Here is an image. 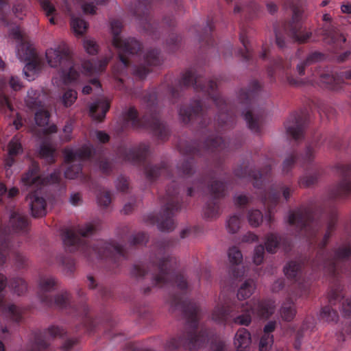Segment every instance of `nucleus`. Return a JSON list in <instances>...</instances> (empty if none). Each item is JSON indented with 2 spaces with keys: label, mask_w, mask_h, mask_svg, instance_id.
<instances>
[{
  "label": "nucleus",
  "mask_w": 351,
  "mask_h": 351,
  "mask_svg": "<svg viewBox=\"0 0 351 351\" xmlns=\"http://www.w3.org/2000/svg\"><path fill=\"white\" fill-rule=\"evenodd\" d=\"M217 81V78L205 81L195 71L189 69L182 73L175 84H167V94L173 103L180 97L184 88L193 86L217 110V119L213 121L210 119L211 110L204 105L201 99H193L189 105H182L180 108L179 116L183 123L195 124L206 132L200 140L186 143L184 149L180 148V154L223 150L226 143L219 134L233 126L239 113L244 118L250 130L256 134L261 132L265 114L263 108L258 106L262 95L261 84L257 80H252L247 89L241 88L238 94L239 106L234 107L220 95Z\"/></svg>",
  "instance_id": "obj_1"
},
{
  "label": "nucleus",
  "mask_w": 351,
  "mask_h": 351,
  "mask_svg": "<svg viewBox=\"0 0 351 351\" xmlns=\"http://www.w3.org/2000/svg\"><path fill=\"white\" fill-rule=\"evenodd\" d=\"M287 221L295 227L299 236L306 239L311 247L316 250V254L312 259L288 262L284 267L285 274L306 291L308 285L306 278L309 271L311 275L323 270L330 278V289L328 295L329 305L322 308L320 317L327 322H337L339 315L332 306L343 299L341 278L346 269L344 261L351 257V241H346L330 252L326 249L336 229L337 210L333 206L326 208L322 204L300 206L289 210Z\"/></svg>",
  "instance_id": "obj_2"
},
{
  "label": "nucleus",
  "mask_w": 351,
  "mask_h": 351,
  "mask_svg": "<svg viewBox=\"0 0 351 351\" xmlns=\"http://www.w3.org/2000/svg\"><path fill=\"white\" fill-rule=\"evenodd\" d=\"M169 239H162L154 244L155 252H152L148 265L134 264L130 271L132 277L140 280L149 272L152 274L153 287H164L176 285L181 291L179 294L169 295V302L174 310L182 312L185 320V329L176 337L168 339L165 345L166 351H177L183 348L195 351L206 344L209 339L210 331L202 328L197 331L200 308L199 304L189 300L186 294L189 289L188 282L182 274L176 272L178 260L169 254V248L173 245Z\"/></svg>",
  "instance_id": "obj_3"
},
{
  "label": "nucleus",
  "mask_w": 351,
  "mask_h": 351,
  "mask_svg": "<svg viewBox=\"0 0 351 351\" xmlns=\"http://www.w3.org/2000/svg\"><path fill=\"white\" fill-rule=\"evenodd\" d=\"M64 162L67 167L64 171L65 178L75 179L81 176L83 183L90 189H96L97 184L89 175L82 173V166L88 163L98 169L103 174L110 176L118 169L120 163L129 162L133 166L144 170L148 181L153 182L160 176L171 178L172 173L168 162L162 161L158 165H153L149 155H116L113 159H109L106 155H64Z\"/></svg>",
  "instance_id": "obj_4"
},
{
  "label": "nucleus",
  "mask_w": 351,
  "mask_h": 351,
  "mask_svg": "<svg viewBox=\"0 0 351 351\" xmlns=\"http://www.w3.org/2000/svg\"><path fill=\"white\" fill-rule=\"evenodd\" d=\"M96 230L93 223L78 226L75 230L65 229L62 232L64 247L70 252L80 253L88 261L104 260L109 265L108 269L116 273L121 262L128 258V254L123 246L113 240H98L89 244L86 238L93 235Z\"/></svg>",
  "instance_id": "obj_5"
},
{
  "label": "nucleus",
  "mask_w": 351,
  "mask_h": 351,
  "mask_svg": "<svg viewBox=\"0 0 351 351\" xmlns=\"http://www.w3.org/2000/svg\"><path fill=\"white\" fill-rule=\"evenodd\" d=\"M58 280L52 276H43L38 282V298L40 303L47 307L55 306L59 309L65 311L66 313L72 314L81 318L83 327L88 330H93L94 320L89 315V308L84 299V291L82 289L77 290V295L82 298L80 304H75L71 300V295L67 291H62L56 295L54 298L51 295V292L58 288Z\"/></svg>",
  "instance_id": "obj_6"
},
{
  "label": "nucleus",
  "mask_w": 351,
  "mask_h": 351,
  "mask_svg": "<svg viewBox=\"0 0 351 351\" xmlns=\"http://www.w3.org/2000/svg\"><path fill=\"white\" fill-rule=\"evenodd\" d=\"M47 62L51 67L59 68L60 76L66 84L80 82L82 74L90 75L103 72L110 59H91L84 61L81 66L74 63L67 45L62 42L55 48H50L45 53Z\"/></svg>",
  "instance_id": "obj_7"
},
{
  "label": "nucleus",
  "mask_w": 351,
  "mask_h": 351,
  "mask_svg": "<svg viewBox=\"0 0 351 351\" xmlns=\"http://www.w3.org/2000/svg\"><path fill=\"white\" fill-rule=\"evenodd\" d=\"M274 311V302L271 300H252L241 306L225 302L217 304L212 313L215 322L226 324L232 322L237 325L249 326L252 315L260 318H269Z\"/></svg>",
  "instance_id": "obj_8"
},
{
  "label": "nucleus",
  "mask_w": 351,
  "mask_h": 351,
  "mask_svg": "<svg viewBox=\"0 0 351 351\" xmlns=\"http://www.w3.org/2000/svg\"><path fill=\"white\" fill-rule=\"evenodd\" d=\"M143 101L146 107L145 114L139 118L136 109L134 107H130L123 114L125 125H130L133 128L150 129L158 139H167L170 131L168 125L159 119L156 93L147 92L144 95Z\"/></svg>",
  "instance_id": "obj_9"
},
{
  "label": "nucleus",
  "mask_w": 351,
  "mask_h": 351,
  "mask_svg": "<svg viewBox=\"0 0 351 351\" xmlns=\"http://www.w3.org/2000/svg\"><path fill=\"white\" fill-rule=\"evenodd\" d=\"M60 180V171H55L50 175L43 177L40 174L39 163L34 160L32 162L29 170L23 175L21 180L25 186L36 188L26 197L33 217H40L46 214L47 204L45 199L41 196V187L47 184H58Z\"/></svg>",
  "instance_id": "obj_10"
},
{
  "label": "nucleus",
  "mask_w": 351,
  "mask_h": 351,
  "mask_svg": "<svg viewBox=\"0 0 351 351\" xmlns=\"http://www.w3.org/2000/svg\"><path fill=\"white\" fill-rule=\"evenodd\" d=\"M180 189L174 181L166 190V195L162 198L164 205L162 211L157 216H151V222L156 223L161 231H171L175 228L173 217L181 209L182 199L179 195Z\"/></svg>",
  "instance_id": "obj_11"
},
{
  "label": "nucleus",
  "mask_w": 351,
  "mask_h": 351,
  "mask_svg": "<svg viewBox=\"0 0 351 351\" xmlns=\"http://www.w3.org/2000/svg\"><path fill=\"white\" fill-rule=\"evenodd\" d=\"M137 5L134 9V15L139 21L143 29L149 34L158 38L166 29H171L176 25V19L172 15H166L161 22L154 20L151 14L152 0H136Z\"/></svg>",
  "instance_id": "obj_12"
},
{
  "label": "nucleus",
  "mask_w": 351,
  "mask_h": 351,
  "mask_svg": "<svg viewBox=\"0 0 351 351\" xmlns=\"http://www.w3.org/2000/svg\"><path fill=\"white\" fill-rule=\"evenodd\" d=\"M113 35L112 45L118 50L119 58L124 69L130 66V56L138 53L142 49L141 43L134 38H123L120 36L122 23L119 20H113L110 23Z\"/></svg>",
  "instance_id": "obj_13"
},
{
  "label": "nucleus",
  "mask_w": 351,
  "mask_h": 351,
  "mask_svg": "<svg viewBox=\"0 0 351 351\" xmlns=\"http://www.w3.org/2000/svg\"><path fill=\"white\" fill-rule=\"evenodd\" d=\"M226 189V184L222 181L213 180L208 184L209 199L204 208L205 218L213 219L220 215V200L225 197Z\"/></svg>",
  "instance_id": "obj_14"
},
{
  "label": "nucleus",
  "mask_w": 351,
  "mask_h": 351,
  "mask_svg": "<svg viewBox=\"0 0 351 351\" xmlns=\"http://www.w3.org/2000/svg\"><path fill=\"white\" fill-rule=\"evenodd\" d=\"M293 15L291 19L282 25V30L285 34L294 41L302 43L306 42L311 37V33L306 32L302 25L303 10L291 3L290 5Z\"/></svg>",
  "instance_id": "obj_15"
},
{
  "label": "nucleus",
  "mask_w": 351,
  "mask_h": 351,
  "mask_svg": "<svg viewBox=\"0 0 351 351\" xmlns=\"http://www.w3.org/2000/svg\"><path fill=\"white\" fill-rule=\"evenodd\" d=\"M341 180L330 190L329 199L334 202L344 199L351 196V162L338 163L335 167Z\"/></svg>",
  "instance_id": "obj_16"
},
{
  "label": "nucleus",
  "mask_w": 351,
  "mask_h": 351,
  "mask_svg": "<svg viewBox=\"0 0 351 351\" xmlns=\"http://www.w3.org/2000/svg\"><path fill=\"white\" fill-rule=\"evenodd\" d=\"M271 166L265 165L261 170H255L250 164H242L234 169V175L241 178L253 180L255 188L260 189L271 178Z\"/></svg>",
  "instance_id": "obj_17"
},
{
  "label": "nucleus",
  "mask_w": 351,
  "mask_h": 351,
  "mask_svg": "<svg viewBox=\"0 0 351 351\" xmlns=\"http://www.w3.org/2000/svg\"><path fill=\"white\" fill-rule=\"evenodd\" d=\"M163 59L158 49H149L144 55L143 63L132 66V74L136 78L143 80L148 73L153 71L154 67L161 65Z\"/></svg>",
  "instance_id": "obj_18"
},
{
  "label": "nucleus",
  "mask_w": 351,
  "mask_h": 351,
  "mask_svg": "<svg viewBox=\"0 0 351 351\" xmlns=\"http://www.w3.org/2000/svg\"><path fill=\"white\" fill-rule=\"evenodd\" d=\"M307 125L308 117L304 112H293L285 123L288 136L295 141L304 138Z\"/></svg>",
  "instance_id": "obj_19"
},
{
  "label": "nucleus",
  "mask_w": 351,
  "mask_h": 351,
  "mask_svg": "<svg viewBox=\"0 0 351 351\" xmlns=\"http://www.w3.org/2000/svg\"><path fill=\"white\" fill-rule=\"evenodd\" d=\"M8 84L14 91L21 90L23 84L20 78L16 76H12L8 82L5 78L0 79V111L8 117H12L14 108L7 95Z\"/></svg>",
  "instance_id": "obj_20"
},
{
  "label": "nucleus",
  "mask_w": 351,
  "mask_h": 351,
  "mask_svg": "<svg viewBox=\"0 0 351 351\" xmlns=\"http://www.w3.org/2000/svg\"><path fill=\"white\" fill-rule=\"evenodd\" d=\"M280 191H282V195L286 200L290 198L292 191L289 187L284 185H281L279 187V190L272 187L269 192L263 191L261 195V201L267 208L270 218L275 207L279 202Z\"/></svg>",
  "instance_id": "obj_21"
},
{
  "label": "nucleus",
  "mask_w": 351,
  "mask_h": 351,
  "mask_svg": "<svg viewBox=\"0 0 351 351\" xmlns=\"http://www.w3.org/2000/svg\"><path fill=\"white\" fill-rule=\"evenodd\" d=\"M282 242V238L277 234L270 233L266 236L265 245H259L254 249L253 261L256 265L264 260L265 250L271 254L275 253Z\"/></svg>",
  "instance_id": "obj_22"
},
{
  "label": "nucleus",
  "mask_w": 351,
  "mask_h": 351,
  "mask_svg": "<svg viewBox=\"0 0 351 351\" xmlns=\"http://www.w3.org/2000/svg\"><path fill=\"white\" fill-rule=\"evenodd\" d=\"M250 27L248 25L241 24L240 27L239 40L243 46V49L238 51V53L245 62L249 64H254L257 61V57L253 51L250 42L248 39V34L250 32Z\"/></svg>",
  "instance_id": "obj_23"
},
{
  "label": "nucleus",
  "mask_w": 351,
  "mask_h": 351,
  "mask_svg": "<svg viewBox=\"0 0 351 351\" xmlns=\"http://www.w3.org/2000/svg\"><path fill=\"white\" fill-rule=\"evenodd\" d=\"M313 75L312 81L324 88L337 90L340 86L339 78L336 77L331 71L319 68L314 71Z\"/></svg>",
  "instance_id": "obj_24"
},
{
  "label": "nucleus",
  "mask_w": 351,
  "mask_h": 351,
  "mask_svg": "<svg viewBox=\"0 0 351 351\" xmlns=\"http://www.w3.org/2000/svg\"><path fill=\"white\" fill-rule=\"evenodd\" d=\"M28 217L19 212L12 211L10 216V220L8 226V230H5V232L10 233L11 232L18 234H25L28 231L29 228Z\"/></svg>",
  "instance_id": "obj_25"
},
{
  "label": "nucleus",
  "mask_w": 351,
  "mask_h": 351,
  "mask_svg": "<svg viewBox=\"0 0 351 351\" xmlns=\"http://www.w3.org/2000/svg\"><path fill=\"white\" fill-rule=\"evenodd\" d=\"M228 259L230 263L228 270L230 276L235 279L243 276L244 270L240 266L243 261V255L238 247L233 246L229 249Z\"/></svg>",
  "instance_id": "obj_26"
},
{
  "label": "nucleus",
  "mask_w": 351,
  "mask_h": 351,
  "mask_svg": "<svg viewBox=\"0 0 351 351\" xmlns=\"http://www.w3.org/2000/svg\"><path fill=\"white\" fill-rule=\"evenodd\" d=\"M321 34L324 36V39L330 45H333L337 48L341 49L345 44L346 39L342 35L338 34L332 23H324L322 27Z\"/></svg>",
  "instance_id": "obj_27"
},
{
  "label": "nucleus",
  "mask_w": 351,
  "mask_h": 351,
  "mask_svg": "<svg viewBox=\"0 0 351 351\" xmlns=\"http://www.w3.org/2000/svg\"><path fill=\"white\" fill-rule=\"evenodd\" d=\"M262 11V8L253 0H249L245 4L237 3L234 9L235 14L241 13L247 21L258 18Z\"/></svg>",
  "instance_id": "obj_28"
},
{
  "label": "nucleus",
  "mask_w": 351,
  "mask_h": 351,
  "mask_svg": "<svg viewBox=\"0 0 351 351\" xmlns=\"http://www.w3.org/2000/svg\"><path fill=\"white\" fill-rule=\"evenodd\" d=\"M58 132L56 125L52 124L43 129V134L45 135L40 145V151L38 154H55L57 142L52 140L53 135Z\"/></svg>",
  "instance_id": "obj_29"
},
{
  "label": "nucleus",
  "mask_w": 351,
  "mask_h": 351,
  "mask_svg": "<svg viewBox=\"0 0 351 351\" xmlns=\"http://www.w3.org/2000/svg\"><path fill=\"white\" fill-rule=\"evenodd\" d=\"M291 67V62L289 60H284L282 58H278L271 61L267 69L268 76L271 80H275L276 76L283 77L288 75V71Z\"/></svg>",
  "instance_id": "obj_30"
},
{
  "label": "nucleus",
  "mask_w": 351,
  "mask_h": 351,
  "mask_svg": "<svg viewBox=\"0 0 351 351\" xmlns=\"http://www.w3.org/2000/svg\"><path fill=\"white\" fill-rule=\"evenodd\" d=\"M46 98L47 94L43 90L31 88L27 91L25 102L28 108L35 110L44 107Z\"/></svg>",
  "instance_id": "obj_31"
},
{
  "label": "nucleus",
  "mask_w": 351,
  "mask_h": 351,
  "mask_svg": "<svg viewBox=\"0 0 351 351\" xmlns=\"http://www.w3.org/2000/svg\"><path fill=\"white\" fill-rule=\"evenodd\" d=\"M110 107V102L107 99H99L90 105L89 114L93 119L101 122L106 117Z\"/></svg>",
  "instance_id": "obj_32"
},
{
  "label": "nucleus",
  "mask_w": 351,
  "mask_h": 351,
  "mask_svg": "<svg viewBox=\"0 0 351 351\" xmlns=\"http://www.w3.org/2000/svg\"><path fill=\"white\" fill-rule=\"evenodd\" d=\"M302 160L303 161L302 166L306 169L308 166H311L314 160V155H290L286 158L282 164V171L284 173H288L292 169L296 160Z\"/></svg>",
  "instance_id": "obj_33"
},
{
  "label": "nucleus",
  "mask_w": 351,
  "mask_h": 351,
  "mask_svg": "<svg viewBox=\"0 0 351 351\" xmlns=\"http://www.w3.org/2000/svg\"><path fill=\"white\" fill-rule=\"evenodd\" d=\"M252 342L251 335L250 332L244 328H239L234 339V344L237 351H247Z\"/></svg>",
  "instance_id": "obj_34"
},
{
  "label": "nucleus",
  "mask_w": 351,
  "mask_h": 351,
  "mask_svg": "<svg viewBox=\"0 0 351 351\" xmlns=\"http://www.w3.org/2000/svg\"><path fill=\"white\" fill-rule=\"evenodd\" d=\"M0 311L9 316L11 320L15 323H19L22 319L21 310L14 304H7L5 296L0 294Z\"/></svg>",
  "instance_id": "obj_35"
},
{
  "label": "nucleus",
  "mask_w": 351,
  "mask_h": 351,
  "mask_svg": "<svg viewBox=\"0 0 351 351\" xmlns=\"http://www.w3.org/2000/svg\"><path fill=\"white\" fill-rule=\"evenodd\" d=\"M214 23L211 20H208L206 25L204 27L202 33L199 35V41L202 46L207 47L208 48L213 47L215 45V41L213 37L212 33L214 30Z\"/></svg>",
  "instance_id": "obj_36"
},
{
  "label": "nucleus",
  "mask_w": 351,
  "mask_h": 351,
  "mask_svg": "<svg viewBox=\"0 0 351 351\" xmlns=\"http://www.w3.org/2000/svg\"><path fill=\"white\" fill-rule=\"evenodd\" d=\"M27 62L24 69L23 73L28 81H32L34 79V75L40 70V63L38 56H35L32 59L24 60Z\"/></svg>",
  "instance_id": "obj_37"
},
{
  "label": "nucleus",
  "mask_w": 351,
  "mask_h": 351,
  "mask_svg": "<svg viewBox=\"0 0 351 351\" xmlns=\"http://www.w3.org/2000/svg\"><path fill=\"white\" fill-rule=\"evenodd\" d=\"M195 160L194 157L184 158L182 161L177 165V170L181 176H191L195 169Z\"/></svg>",
  "instance_id": "obj_38"
},
{
  "label": "nucleus",
  "mask_w": 351,
  "mask_h": 351,
  "mask_svg": "<svg viewBox=\"0 0 351 351\" xmlns=\"http://www.w3.org/2000/svg\"><path fill=\"white\" fill-rule=\"evenodd\" d=\"M16 55L21 61L32 59L37 56L34 48L26 41L18 44Z\"/></svg>",
  "instance_id": "obj_39"
},
{
  "label": "nucleus",
  "mask_w": 351,
  "mask_h": 351,
  "mask_svg": "<svg viewBox=\"0 0 351 351\" xmlns=\"http://www.w3.org/2000/svg\"><path fill=\"white\" fill-rule=\"evenodd\" d=\"M296 314L295 304L291 298H288L283 302L280 308V315L285 321L291 322Z\"/></svg>",
  "instance_id": "obj_40"
},
{
  "label": "nucleus",
  "mask_w": 351,
  "mask_h": 351,
  "mask_svg": "<svg viewBox=\"0 0 351 351\" xmlns=\"http://www.w3.org/2000/svg\"><path fill=\"white\" fill-rule=\"evenodd\" d=\"M323 58L324 55L322 53L317 51H314L308 54L304 61L297 65V71L299 75H304L305 74V69L307 66L322 60Z\"/></svg>",
  "instance_id": "obj_41"
},
{
  "label": "nucleus",
  "mask_w": 351,
  "mask_h": 351,
  "mask_svg": "<svg viewBox=\"0 0 351 351\" xmlns=\"http://www.w3.org/2000/svg\"><path fill=\"white\" fill-rule=\"evenodd\" d=\"M68 13L71 16V26L74 33L79 36L84 34L88 27L87 22L81 17L73 15L69 10H68Z\"/></svg>",
  "instance_id": "obj_42"
},
{
  "label": "nucleus",
  "mask_w": 351,
  "mask_h": 351,
  "mask_svg": "<svg viewBox=\"0 0 351 351\" xmlns=\"http://www.w3.org/2000/svg\"><path fill=\"white\" fill-rule=\"evenodd\" d=\"M255 289V282L252 279H248L244 282L237 292V298L239 300L250 298Z\"/></svg>",
  "instance_id": "obj_43"
},
{
  "label": "nucleus",
  "mask_w": 351,
  "mask_h": 351,
  "mask_svg": "<svg viewBox=\"0 0 351 351\" xmlns=\"http://www.w3.org/2000/svg\"><path fill=\"white\" fill-rule=\"evenodd\" d=\"M40 6L45 15L49 17V21L51 24H56L54 15L57 11L55 6L50 0H38Z\"/></svg>",
  "instance_id": "obj_44"
},
{
  "label": "nucleus",
  "mask_w": 351,
  "mask_h": 351,
  "mask_svg": "<svg viewBox=\"0 0 351 351\" xmlns=\"http://www.w3.org/2000/svg\"><path fill=\"white\" fill-rule=\"evenodd\" d=\"M9 286L18 295L24 294L27 290V284L21 278H14L10 280Z\"/></svg>",
  "instance_id": "obj_45"
},
{
  "label": "nucleus",
  "mask_w": 351,
  "mask_h": 351,
  "mask_svg": "<svg viewBox=\"0 0 351 351\" xmlns=\"http://www.w3.org/2000/svg\"><path fill=\"white\" fill-rule=\"evenodd\" d=\"M319 175L320 171L316 168L313 173L302 176L300 179L299 184L301 186L309 187L317 182Z\"/></svg>",
  "instance_id": "obj_46"
},
{
  "label": "nucleus",
  "mask_w": 351,
  "mask_h": 351,
  "mask_svg": "<svg viewBox=\"0 0 351 351\" xmlns=\"http://www.w3.org/2000/svg\"><path fill=\"white\" fill-rule=\"evenodd\" d=\"M35 121L39 126H45L48 124L50 118V113L49 111L43 108L35 110Z\"/></svg>",
  "instance_id": "obj_47"
},
{
  "label": "nucleus",
  "mask_w": 351,
  "mask_h": 351,
  "mask_svg": "<svg viewBox=\"0 0 351 351\" xmlns=\"http://www.w3.org/2000/svg\"><path fill=\"white\" fill-rule=\"evenodd\" d=\"M241 214H234L227 221V229L230 233L234 234L240 228Z\"/></svg>",
  "instance_id": "obj_48"
},
{
  "label": "nucleus",
  "mask_w": 351,
  "mask_h": 351,
  "mask_svg": "<svg viewBox=\"0 0 351 351\" xmlns=\"http://www.w3.org/2000/svg\"><path fill=\"white\" fill-rule=\"evenodd\" d=\"M29 3L30 2L29 0L17 1L13 7V12L14 13L15 16L17 18L22 19L23 16L25 15Z\"/></svg>",
  "instance_id": "obj_49"
},
{
  "label": "nucleus",
  "mask_w": 351,
  "mask_h": 351,
  "mask_svg": "<svg viewBox=\"0 0 351 351\" xmlns=\"http://www.w3.org/2000/svg\"><path fill=\"white\" fill-rule=\"evenodd\" d=\"M58 261L67 273L74 272L75 263L71 256H60L58 257Z\"/></svg>",
  "instance_id": "obj_50"
},
{
  "label": "nucleus",
  "mask_w": 351,
  "mask_h": 351,
  "mask_svg": "<svg viewBox=\"0 0 351 351\" xmlns=\"http://www.w3.org/2000/svg\"><path fill=\"white\" fill-rule=\"evenodd\" d=\"M248 221L251 226L258 227L263 221V214L258 209L251 210L247 215Z\"/></svg>",
  "instance_id": "obj_51"
},
{
  "label": "nucleus",
  "mask_w": 351,
  "mask_h": 351,
  "mask_svg": "<svg viewBox=\"0 0 351 351\" xmlns=\"http://www.w3.org/2000/svg\"><path fill=\"white\" fill-rule=\"evenodd\" d=\"M77 98V93L73 89L66 90L62 97L64 106L66 108L73 105Z\"/></svg>",
  "instance_id": "obj_52"
},
{
  "label": "nucleus",
  "mask_w": 351,
  "mask_h": 351,
  "mask_svg": "<svg viewBox=\"0 0 351 351\" xmlns=\"http://www.w3.org/2000/svg\"><path fill=\"white\" fill-rule=\"evenodd\" d=\"M97 199L100 206L108 207L111 203V194L108 191H99L97 195Z\"/></svg>",
  "instance_id": "obj_53"
},
{
  "label": "nucleus",
  "mask_w": 351,
  "mask_h": 351,
  "mask_svg": "<svg viewBox=\"0 0 351 351\" xmlns=\"http://www.w3.org/2000/svg\"><path fill=\"white\" fill-rule=\"evenodd\" d=\"M22 152L23 147L21 140L17 136H14L8 144V154H20Z\"/></svg>",
  "instance_id": "obj_54"
},
{
  "label": "nucleus",
  "mask_w": 351,
  "mask_h": 351,
  "mask_svg": "<svg viewBox=\"0 0 351 351\" xmlns=\"http://www.w3.org/2000/svg\"><path fill=\"white\" fill-rule=\"evenodd\" d=\"M273 342V335L263 334L259 342V351H269Z\"/></svg>",
  "instance_id": "obj_55"
},
{
  "label": "nucleus",
  "mask_w": 351,
  "mask_h": 351,
  "mask_svg": "<svg viewBox=\"0 0 351 351\" xmlns=\"http://www.w3.org/2000/svg\"><path fill=\"white\" fill-rule=\"evenodd\" d=\"M148 241V237L145 232H138L133 234L130 240V245L137 246L145 244Z\"/></svg>",
  "instance_id": "obj_56"
},
{
  "label": "nucleus",
  "mask_w": 351,
  "mask_h": 351,
  "mask_svg": "<svg viewBox=\"0 0 351 351\" xmlns=\"http://www.w3.org/2000/svg\"><path fill=\"white\" fill-rule=\"evenodd\" d=\"M90 137L94 142L104 144L110 141V136L105 132L95 130L90 134Z\"/></svg>",
  "instance_id": "obj_57"
},
{
  "label": "nucleus",
  "mask_w": 351,
  "mask_h": 351,
  "mask_svg": "<svg viewBox=\"0 0 351 351\" xmlns=\"http://www.w3.org/2000/svg\"><path fill=\"white\" fill-rule=\"evenodd\" d=\"M72 132L73 125L71 123L67 122L64 126L62 132L59 135L60 143H65L71 141Z\"/></svg>",
  "instance_id": "obj_58"
},
{
  "label": "nucleus",
  "mask_w": 351,
  "mask_h": 351,
  "mask_svg": "<svg viewBox=\"0 0 351 351\" xmlns=\"http://www.w3.org/2000/svg\"><path fill=\"white\" fill-rule=\"evenodd\" d=\"M84 47L86 51L90 55H95L98 52L99 47L93 40L84 39Z\"/></svg>",
  "instance_id": "obj_59"
},
{
  "label": "nucleus",
  "mask_w": 351,
  "mask_h": 351,
  "mask_svg": "<svg viewBox=\"0 0 351 351\" xmlns=\"http://www.w3.org/2000/svg\"><path fill=\"white\" fill-rule=\"evenodd\" d=\"M180 40L181 37L179 35L172 33L167 40V45L171 51H174L178 48Z\"/></svg>",
  "instance_id": "obj_60"
},
{
  "label": "nucleus",
  "mask_w": 351,
  "mask_h": 351,
  "mask_svg": "<svg viewBox=\"0 0 351 351\" xmlns=\"http://www.w3.org/2000/svg\"><path fill=\"white\" fill-rule=\"evenodd\" d=\"M9 36L10 38L16 40L19 44L25 41L23 38L21 29L18 26H16L10 30Z\"/></svg>",
  "instance_id": "obj_61"
},
{
  "label": "nucleus",
  "mask_w": 351,
  "mask_h": 351,
  "mask_svg": "<svg viewBox=\"0 0 351 351\" xmlns=\"http://www.w3.org/2000/svg\"><path fill=\"white\" fill-rule=\"evenodd\" d=\"M276 43L279 49H283L286 47V40L284 34L275 26Z\"/></svg>",
  "instance_id": "obj_62"
},
{
  "label": "nucleus",
  "mask_w": 351,
  "mask_h": 351,
  "mask_svg": "<svg viewBox=\"0 0 351 351\" xmlns=\"http://www.w3.org/2000/svg\"><path fill=\"white\" fill-rule=\"evenodd\" d=\"M9 244L7 242L0 245V265L4 264L9 254Z\"/></svg>",
  "instance_id": "obj_63"
},
{
  "label": "nucleus",
  "mask_w": 351,
  "mask_h": 351,
  "mask_svg": "<svg viewBox=\"0 0 351 351\" xmlns=\"http://www.w3.org/2000/svg\"><path fill=\"white\" fill-rule=\"evenodd\" d=\"M129 183L127 178L123 176H119L116 181V187L117 190L121 192H126L128 189Z\"/></svg>",
  "instance_id": "obj_64"
}]
</instances>
